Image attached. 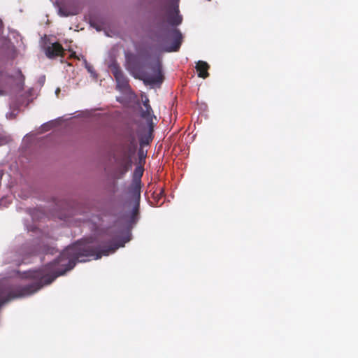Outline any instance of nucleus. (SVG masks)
I'll return each instance as SVG.
<instances>
[{
    "instance_id": "nucleus-10",
    "label": "nucleus",
    "mask_w": 358,
    "mask_h": 358,
    "mask_svg": "<svg viewBox=\"0 0 358 358\" xmlns=\"http://www.w3.org/2000/svg\"><path fill=\"white\" fill-rule=\"evenodd\" d=\"M148 129H149L148 134L144 136H141L140 137V145L141 146L145 145H148L152 140V133L154 131L155 126L152 127V130H151L150 125V124H148Z\"/></svg>"
},
{
    "instance_id": "nucleus-14",
    "label": "nucleus",
    "mask_w": 358,
    "mask_h": 358,
    "mask_svg": "<svg viewBox=\"0 0 358 358\" xmlns=\"http://www.w3.org/2000/svg\"><path fill=\"white\" fill-rule=\"evenodd\" d=\"M76 13H63V15L68 16L69 15H76Z\"/></svg>"
},
{
    "instance_id": "nucleus-12",
    "label": "nucleus",
    "mask_w": 358,
    "mask_h": 358,
    "mask_svg": "<svg viewBox=\"0 0 358 358\" xmlns=\"http://www.w3.org/2000/svg\"><path fill=\"white\" fill-rule=\"evenodd\" d=\"M117 87L121 88H126L128 86V80L124 73L120 76L115 78Z\"/></svg>"
},
{
    "instance_id": "nucleus-5",
    "label": "nucleus",
    "mask_w": 358,
    "mask_h": 358,
    "mask_svg": "<svg viewBox=\"0 0 358 358\" xmlns=\"http://www.w3.org/2000/svg\"><path fill=\"white\" fill-rule=\"evenodd\" d=\"M167 22L172 26H178L182 21V16L179 14L178 6H172L166 13Z\"/></svg>"
},
{
    "instance_id": "nucleus-7",
    "label": "nucleus",
    "mask_w": 358,
    "mask_h": 358,
    "mask_svg": "<svg viewBox=\"0 0 358 358\" xmlns=\"http://www.w3.org/2000/svg\"><path fill=\"white\" fill-rule=\"evenodd\" d=\"M169 35L173 38V44L166 49L167 52H176L179 50L182 43V34L178 29H172Z\"/></svg>"
},
{
    "instance_id": "nucleus-4",
    "label": "nucleus",
    "mask_w": 358,
    "mask_h": 358,
    "mask_svg": "<svg viewBox=\"0 0 358 358\" xmlns=\"http://www.w3.org/2000/svg\"><path fill=\"white\" fill-rule=\"evenodd\" d=\"M64 51L62 45L58 42L51 43L45 48V55L50 59L59 56L64 57Z\"/></svg>"
},
{
    "instance_id": "nucleus-11",
    "label": "nucleus",
    "mask_w": 358,
    "mask_h": 358,
    "mask_svg": "<svg viewBox=\"0 0 358 358\" xmlns=\"http://www.w3.org/2000/svg\"><path fill=\"white\" fill-rule=\"evenodd\" d=\"M110 69L114 78L120 76L124 73L120 66L116 63H113L110 64Z\"/></svg>"
},
{
    "instance_id": "nucleus-15",
    "label": "nucleus",
    "mask_w": 358,
    "mask_h": 358,
    "mask_svg": "<svg viewBox=\"0 0 358 358\" xmlns=\"http://www.w3.org/2000/svg\"><path fill=\"white\" fill-rule=\"evenodd\" d=\"M59 12H60V13H63V10H62V8H60V9H59Z\"/></svg>"
},
{
    "instance_id": "nucleus-2",
    "label": "nucleus",
    "mask_w": 358,
    "mask_h": 358,
    "mask_svg": "<svg viewBox=\"0 0 358 358\" xmlns=\"http://www.w3.org/2000/svg\"><path fill=\"white\" fill-rule=\"evenodd\" d=\"M152 73L143 72L141 79L144 83L150 85H161L164 81V76L162 71V64L159 59L150 64Z\"/></svg>"
},
{
    "instance_id": "nucleus-13",
    "label": "nucleus",
    "mask_w": 358,
    "mask_h": 358,
    "mask_svg": "<svg viewBox=\"0 0 358 358\" xmlns=\"http://www.w3.org/2000/svg\"><path fill=\"white\" fill-rule=\"evenodd\" d=\"M139 155H140V161L143 160L145 162V155H144L143 152H140Z\"/></svg>"
},
{
    "instance_id": "nucleus-6",
    "label": "nucleus",
    "mask_w": 358,
    "mask_h": 358,
    "mask_svg": "<svg viewBox=\"0 0 358 358\" xmlns=\"http://www.w3.org/2000/svg\"><path fill=\"white\" fill-rule=\"evenodd\" d=\"M144 169L141 166H137L134 172V184L132 192L135 196L141 197V178L143 174Z\"/></svg>"
},
{
    "instance_id": "nucleus-1",
    "label": "nucleus",
    "mask_w": 358,
    "mask_h": 358,
    "mask_svg": "<svg viewBox=\"0 0 358 358\" xmlns=\"http://www.w3.org/2000/svg\"><path fill=\"white\" fill-rule=\"evenodd\" d=\"M137 134L134 129L128 127L123 131L118 143L115 145L113 154L117 164L115 177L122 178L129 171L132 165L131 155L136 147Z\"/></svg>"
},
{
    "instance_id": "nucleus-8",
    "label": "nucleus",
    "mask_w": 358,
    "mask_h": 358,
    "mask_svg": "<svg viewBox=\"0 0 358 358\" xmlns=\"http://www.w3.org/2000/svg\"><path fill=\"white\" fill-rule=\"evenodd\" d=\"M210 66L208 64L203 61H199L196 65V69L198 73V76L202 78H206L209 76L208 72Z\"/></svg>"
},
{
    "instance_id": "nucleus-9",
    "label": "nucleus",
    "mask_w": 358,
    "mask_h": 358,
    "mask_svg": "<svg viewBox=\"0 0 358 358\" xmlns=\"http://www.w3.org/2000/svg\"><path fill=\"white\" fill-rule=\"evenodd\" d=\"M136 196V201L135 204L131 210V213L130 215V219H129V224L131 225L135 224L138 220L140 198L138 199V196Z\"/></svg>"
},
{
    "instance_id": "nucleus-3",
    "label": "nucleus",
    "mask_w": 358,
    "mask_h": 358,
    "mask_svg": "<svg viewBox=\"0 0 358 358\" xmlns=\"http://www.w3.org/2000/svg\"><path fill=\"white\" fill-rule=\"evenodd\" d=\"M149 103V99L145 96V99H143V104L145 109L141 110V117L146 120L148 124L150 125L151 130H152V127L156 124L153 120H157V117L153 114L152 108Z\"/></svg>"
}]
</instances>
